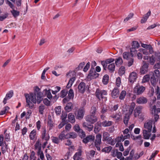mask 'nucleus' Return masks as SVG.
<instances>
[{
    "mask_svg": "<svg viewBox=\"0 0 160 160\" xmlns=\"http://www.w3.org/2000/svg\"><path fill=\"white\" fill-rule=\"evenodd\" d=\"M107 94V91L105 90H101L99 88L96 89L95 96L99 100L105 98L104 96H106Z\"/></svg>",
    "mask_w": 160,
    "mask_h": 160,
    "instance_id": "obj_1",
    "label": "nucleus"
},
{
    "mask_svg": "<svg viewBox=\"0 0 160 160\" xmlns=\"http://www.w3.org/2000/svg\"><path fill=\"white\" fill-rule=\"evenodd\" d=\"M72 75V77L69 80L68 84L67 85V88H70L73 83L76 79V77L75 75V72H69L67 74V76L69 78Z\"/></svg>",
    "mask_w": 160,
    "mask_h": 160,
    "instance_id": "obj_2",
    "label": "nucleus"
},
{
    "mask_svg": "<svg viewBox=\"0 0 160 160\" xmlns=\"http://www.w3.org/2000/svg\"><path fill=\"white\" fill-rule=\"evenodd\" d=\"M4 136L2 134L0 135V146H2V151L3 154H4L6 151L8 152V145L6 143L5 141L3 142Z\"/></svg>",
    "mask_w": 160,
    "mask_h": 160,
    "instance_id": "obj_3",
    "label": "nucleus"
},
{
    "mask_svg": "<svg viewBox=\"0 0 160 160\" xmlns=\"http://www.w3.org/2000/svg\"><path fill=\"white\" fill-rule=\"evenodd\" d=\"M102 135L99 134L96 136V139L94 142L95 146L98 151L100 150V144L101 143Z\"/></svg>",
    "mask_w": 160,
    "mask_h": 160,
    "instance_id": "obj_4",
    "label": "nucleus"
},
{
    "mask_svg": "<svg viewBox=\"0 0 160 160\" xmlns=\"http://www.w3.org/2000/svg\"><path fill=\"white\" fill-rule=\"evenodd\" d=\"M145 89V88L144 86H136L133 89V92L137 95H140L144 92Z\"/></svg>",
    "mask_w": 160,
    "mask_h": 160,
    "instance_id": "obj_5",
    "label": "nucleus"
},
{
    "mask_svg": "<svg viewBox=\"0 0 160 160\" xmlns=\"http://www.w3.org/2000/svg\"><path fill=\"white\" fill-rule=\"evenodd\" d=\"M99 74L96 72L94 68L91 67L89 71V73L88 75V78H95L98 77Z\"/></svg>",
    "mask_w": 160,
    "mask_h": 160,
    "instance_id": "obj_6",
    "label": "nucleus"
},
{
    "mask_svg": "<svg viewBox=\"0 0 160 160\" xmlns=\"http://www.w3.org/2000/svg\"><path fill=\"white\" fill-rule=\"evenodd\" d=\"M85 120L87 121L90 122L91 124H93L97 121L98 118L95 116L88 115L86 116Z\"/></svg>",
    "mask_w": 160,
    "mask_h": 160,
    "instance_id": "obj_7",
    "label": "nucleus"
},
{
    "mask_svg": "<svg viewBox=\"0 0 160 160\" xmlns=\"http://www.w3.org/2000/svg\"><path fill=\"white\" fill-rule=\"evenodd\" d=\"M77 151L78 152H76L73 156L74 160H79L80 159L82 152V147H79L77 149Z\"/></svg>",
    "mask_w": 160,
    "mask_h": 160,
    "instance_id": "obj_8",
    "label": "nucleus"
},
{
    "mask_svg": "<svg viewBox=\"0 0 160 160\" xmlns=\"http://www.w3.org/2000/svg\"><path fill=\"white\" fill-rule=\"evenodd\" d=\"M121 140H122V139L121 137H118L115 140L113 139L111 137H109L107 141L108 144L113 145L117 142H121Z\"/></svg>",
    "mask_w": 160,
    "mask_h": 160,
    "instance_id": "obj_9",
    "label": "nucleus"
},
{
    "mask_svg": "<svg viewBox=\"0 0 160 160\" xmlns=\"http://www.w3.org/2000/svg\"><path fill=\"white\" fill-rule=\"evenodd\" d=\"M47 131L46 129L45 128H44L42 129V130L41 132V136L42 138L44 139L46 141L48 140L49 139L50 137L49 134L46 133Z\"/></svg>",
    "mask_w": 160,
    "mask_h": 160,
    "instance_id": "obj_10",
    "label": "nucleus"
},
{
    "mask_svg": "<svg viewBox=\"0 0 160 160\" xmlns=\"http://www.w3.org/2000/svg\"><path fill=\"white\" fill-rule=\"evenodd\" d=\"M152 121L149 120L147 121L144 124V128L147 129L149 132H151L152 128Z\"/></svg>",
    "mask_w": 160,
    "mask_h": 160,
    "instance_id": "obj_11",
    "label": "nucleus"
},
{
    "mask_svg": "<svg viewBox=\"0 0 160 160\" xmlns=\"http://www.w3.org/2000/svg\"><path fill=\"white\" fill-rule=\"evenodd\" d=\"M137 78V74L135 72H132L129 75V81L131 83H133Z\"/></svg>",
    "mask_w": 160,
    "mask_h": 160,
    "instance_id": "obj_12",
    "label": "nucleus"
},
{
    "mask_svg": "<svg viewBox=\"0 0 160 160\" xmlns=\"http://www.w3.org/2000/svg\"><path fill=\"white\" fill-rule=\"evenodd\" d=\"M119 93V91L118 88L115 87L112 92L111 96L114 98H116L118 97Z\"/></svg>",
    "mask_w": 160,
    "mask_h": 160,
    "instance_id": "obj_13",
    "label": "nucleus"
},
{
    "mask_svg": "<svg viewBox=\"0 0 160 160\" xmlns=\"http://www.w3.org/2000/svg\"><path fill=\"white\" fill-rule=\"evenodd\" d=\"M25 96L26 98L27 104L26 107H27L30 109L34 107V104L33 103H32L31 101L28 99V97L29 96V95L28 94H25Z\"/></svg>",
    "mask_w": 160,
    "mask_h": 160,
    "instance_id": "obj_14",
    "label": "nucleus"
},
{
    "mask_svg": "<svg viewBox=\"0 0 160 160\" xmlns=\"http://www.w3.org/2000/svg\"><path fill=\"white\" fill-rule=\"evenodd\" d=\"M85 83L82 82H81L78 86L79 92L81 93H83L85 91Z\"/></svg>",
    "mask_w": 160,
    "mask_h": 160,
    "instance_id": "obj_15",
    "label": "nucleus"
},
{
    "mask_svg": "<svg viewBox=\"0 0 160 160\" xmlns=\"http://www.w3.org/2000/svg\"><path fill=\"white\" fill-rule=\"evenodd\" d=\"M85 111L84 108H79L78 111L77 117L79 119L83 118L84 115Z\"/></svg>",
    "mask_w": 160,
    "mask_h": 160,
    "instance_id": "obj_16",
    "label": "nucleus"
},
{
    "mask_svg": "<svg viewBox=\"0 0 160 160\" xmlns=\"http://www.w3.org/2000/svg\"><path fill=\"white\" fill-rule=\"evenodd\" d=\"M148 70V65L145 63L140 69V73L141 74H144L147 73Z\"/></svg>",
    "mask_w": 160,
    "mask_h": 160,
    "instance_id": "obj_17",
    "label": "nucleus"
},
{
    "mask_svg": "<svg viewBox=\"0 0 160 160\" xmlns=\"http://www.w3.org/2000/svg\"><path fill=\"white\" fill-rule=\"evenodd\" d=\"M83 127L86 130L90 132L92 131L93 129V125L92 124H89L87 122H84L82 124Z\"/></svg>",
    "mask_w": 160,
    "mask_h": 160,
    "instance_id": "obj_18",
    "label": "nucleus"
},
{
    "mask_svg": "<svg viewBox=\"0 0 160 160\" xmlns=\"http://www.w3.org/2000/svg\"><path fill=\"white\" fill-rule=\"evenodd\" d=\"M147 99L144 97H142L138 98L136 100L137 102L139 104H143L147 102Z\"/></svg>",
    "mask_w": 160,
    "mask_h": 160,
    "instance_id": "obj_19",
    "label": "nucleus"
},
{
    "mask_svg": "<svg viewBox=\"0 0 160 160\" xmlns=\"http://www.w3.org/2000/svg\"><path fill=\"white\" fill-rule=\"evenodd\" d=\"M151 14V12L150 10L148 12L145 14L143 17L141 19V23H145L148 19L149 17Z\"/></svg>",
    "mask_w": 160,
    "mask_h": 160,
    "instance_id": "obj_20",
    "label": "nucleus"
},
{
    "mask_svg": "<svg viewBox=\"0 0 160 160\" xmlns=\"http://www.w3.org/2000/svg\"><path fill=\"white\" fill-rule=\"evenodd\" d=\"M94 137L92 135H89L84 138L82 140V142L86 143L89 142H92L94 140Z\"/></svg>",
    "mask_w": 160,
    "mask_h": 160,
    "instance_id": "obj_21",
    "label": "nucleus"
},
{
    "mask_svg": "<svg viewBox=\"0 0 160 160\" xmlns=\"http://www.w3.org/2000/svg\"><path fill=\"white\" fill-rule=\"evenodd\" d=\"M142 109V106H138L135 108L134 114L135 117H136L138 116H139V115L141 113Z\"/></svg>",
    "mask_w": 160,
    "mask_h": 160,
    "instance_id": "obj_22",
    "label": "nucleus"
},
{
    "mask_svg": "<svg viewBox=\"0 0 160 160\" xmlns=\"http://www.w3.org/2000/svg\"><path fill=\"white\" fill-rule=\"evenodd\" d=\"M68 120L69 122L72 123H74L75 122L74 115L72 113H69L68 115Z\"/></svg>",
    "mask_w": 160,
    "mask_h": 160,
    "instance_id": "obj_23",
    "label": "nucleus"
},
{
    "mask_svg": "<svg viewBox=\"0 0 160 160\" xmlns=\"http://www.w3.org/2000/svg\"><path fill=\"white\" fill-rule=\"evenodd\" d=\"M150 132L146 129L143 130V136L144 138L146 139H149L151 136Z\"/></svg>",
    "mask_w": 160,
    "mask_h": 160,
    "instance_id": "obj_24",
    "label": "nucleus"
},
{
    "mask_svg": "<svg viewBox=\"0 0 160 160\" xmlns=\"http://www.w3.org/2000/svg\"><path fill=\"white\" fill-rule=\"evenodd\" d=\"M113 122L111 121L105 120L101 123V125L103 127H108L111 126Z\"/></svg>",
    "mask_w": 160,
    "mask_h": 160,
    "instance_id": "obj_25",
    "label": "nucleus"
},
{
    "mask_svg": "<svg viewBox=\"0 0 160 160\" xmlns=\"http://www.w3.org/2000/svg\"><path fill=\"white\" fill-rule=\"evenodd\" d=\"M95 125L94 131L95 133H97L100 130L101 124L100 122H98Z\"/></svg>",
    "mask_w": 160,
    "mask_h": 160,
    "instance_id": "obj_26",
    "label": "nucleus"
},
{
    "mask_svg": "<svg viewBox=\"0 0 160 160\" xmlns=\"http://www.w3.org/2000/svg\"><path fill=\"white\" fill-rule=\"evenodd\" d=\"M72 108V104L71 102L68 103L64 108L65 110L68 112L71 111Z\"/></svg>",
    "mask_w": 160,
    "mask_h": 160,
    "instance_id": "obj_27",
    "label": "nucleus"
},
{
    "mask_svg": "<svg viewBox=\"0 0 160 160\" xmlns=\"http://www.w3.org/2000/svg\"><path fill=\"white\" fill-rule=\"evenodd\" d=\"M35 150H41L42 149V144L40 142L39 139H38L36 141V143L34 145Z\"/></svg>",
    "mask_w": 160,
    "mask_h": 160,
    "instance_id": "obj_28",
    "label": "nucleus"
},
{
    "mask_svg": "<svg viewBox=\"0 0 160 160\" xmlns=\"http://www.w3.org/2000/svg\"><path fill=\"white\" fill-rule=\"evenodd\" d=\"M77 136V134L76 133L73 132H70L66 134V137L67 138H76Z\"/></svg>",
    "mask_w": 160,
    "mask_h": 160,
    "instance_id": "obj_29",
    "label": "nucleus"
},
{
    "mask_svg": "<svg viewBox=\"0 0 160 160\" xmlns=\"http://www.w3.org/2000/svg\"><path fill=\"white\" fill-rule=\"evenodd\" d=\"M43 92L45 94L47 95V97L49 99H51L52 98V96L51 92V90L49 89L47 90V89H44Z\"/></svg>",
    "mask_w": 160,
    "mask_h": 160,
    "instance_id": "obj_30",
    "label": "nucleus"
},
{
    "mask_svg": "<svg viewBox=\"0 0 160 160\" xmlns=\"http://www.w3.org/2000/svg\"><path fill=\"white\" fill-rule=\"evenodd\" d=\"M34 93L35 96L39 94H41L42 93L40 91V88L38 86H36L34 87Z\"/></svg>",
    "mask_w": 160,
    "mask_h": 160,
    "instance_id": "obj_31",
    "label": "nucleus"
},
{
    "mask_svg": "<svg viewBox=\"0 0 160 160\" xmlns=\"http://www.w3.org/2000/svg\"><path fill=\"white\" fill-rule=\"evenodd\" d=\"M36 96H34L33 94L30 95V96L28 97V99H29L33 103H36L37 102V99L36 98Z\"/></svg>",
    "mask_w": 160,
    "mask_h": 160,
    "instance_id": "obj_32",
    "label": "nucleus"
},
{
    "mask_svg": "<svg viewBox=\"0 0 160 160\" xmlns=\"http://www.w3.org/2000/svg\"><path fill=\"white\" fill-rule=\"evenodd\" d=\"M115 64L117 66H120L123 62L122 59L121 57H119L116 59Z\"/></svg>",
    "mask_w": 160,
    "mask_h": 160,
    "instance_id": "obj_33",
    "label": "nucleus"
},
{
    "mask_svg": "<svg viewBox=\"0 0 160 160\" xmlns=\"http://www.w3.org/2000/svg\"><path fill=\"white\" fill-rule=\"evenodd\" d=\"M109 80V76L107 74L105 75L102 79V82L104 85H106L108 82Z\"/></svg>",
    "mask_w": 160,
    "mask_h": 160,
    "instance_id": "obj_34",
    "label": "nucleus"
},
{
    "mask_svg": "<svg viewBox=\"0 0 160 160\" xmlns=\"http://www.w3.org/2000/svg\"><path fill=\"white\" fill-rule=\"evenodd\" d=\"M58 138L61 141H62L65 138H67L66 137V134H65V131L63 130L58 136Z\"/></svg>",
    "mask_w": 160,
    "mask_h": 160,
    "instance_id": "obj_35",
    "label": "nucleus"
},
{
    "mask_svg": "<svg viewBox=\"0 0 160 160\" xmlns=\"http://www.w3.org/2000/svg\"><path fill=\"white\" fill-rule=\"evenodd\" d=\"M36 130L34 129L31 132L29 135V138L31 140H33L34 139L36 135Z\"/></svg>",
    "mask_w": 160,
    "mask_h": 160,
    "instance_id": "obj_36",
    "label": "nucleus"
},
{
    "mask_svg": "<svg viewBox=\"0 0 160 160\" xmlns=\"http://www.w3.org/2000/svg\"><path fill=\"white\" fill-rule=\"evenodd\" d=\"M131 57L132 55L129 52H125L123 53V57L124 59H128Z\"/></svg>",
    "mask_w": 160,
    "mask_h": 160,
    "instance_id": "obj_37",
    "label": "nucleus"
},
{
    "mask_svg": "<svg viewBox=\"0 0 160 160\" xmlns=\"http://www.w3.org/2000/svg\"><path fill=\"white\" fill-rule=\"evenodd\" d=\"M150 80V76L149 75L147 74L145 75L142 80V83H143L148 82Z\"/></svg>",
    "mask_w": 160,
    "mask_h": 160,
    "instance_id": "obj_38",
    "label": "nucleus"
},
{
    "mask_svg": "<svg viewBox=\"0 0 160 160\" xmlns=\"http://www.w3.org/2000/svg\"><path fill=\"white\" fill-rule=\"evenodd\" d=\"M11 12L14 18L17 17L19 16L20 14V12L19 11L15 10L14 9L11 10Z\"/></svg>",
    "mask_w": 160,
    "mask_h": 160,
    "instance_id": "obj_39",
    "label": "nucleus"
},
{
    "mask_svg": "<svg viewBox=\"0 0 160 160\" xmlns=\"http://www.w3.org/2000/svg\"><path fill=\"white\" fill-rule=\"evenodd\" d=\"M110 135L109 133L107 132H104L103 133L102 136L103 141H107L109 138Z\"/></svg>",
    "mask_w": 160,
    "mask_h": 160,
    "instance_id": "obj_40",
    "label": "nucleus"
},
{
    "mask_svg": "<svg viewBox=\"0 0 160 160\" xmlns=\"http://www.w3.org/2000/svg\"><path fill=\"white\" fill-rule=\"evenodd\" d=\"M126 95V92L124 90L122 91L120 93L119 99L121 100H123L125 98Z\"/></svg>",
    "mask_w": 160,
    "mask_h": 160,
    "instance_id": "obj_41",
    "label": "nucleus"
},
{
    "mask_svg": "<svg viewBox=\"0 0 160 160\" xmlns=\"http://www.w3.org/2000/svg\"><path fill=\"white\" fill-rule=\"evenodd\" d=\"M115 65L114 63L110 64L108 67V69L110 72H113L115 70Z\"/></svg>",
    "mask_w": 160,
    "mask_h": 160,
    "instance_id": "obj_42",
    "label": "nucleus"
},
{
    "mask_svg": "<svg viewBox=\"0 0 160 160\" xmlns=\"http://www.w3.org/2000/svg\"><path fill=\"white\" fill-rule=\"evenodd\" d=\"M97 108L95 106H93L91 108L90 111V115L95 116L97 112Z\"/></svg>",
    "mask_w": 160,
    "mask_h": 160,
    "instance_id": "obj_43",
    "label": "nucleus"
},
{
    "mask_svg": "<svg viewBox=\"0 0 160 160\" xmlns=\"http://www.w3.org/2000/svg\"><path fill=\"white\" fill-rule=\"evenodd\" d=\"M137 48L132 47L130 49L131 54L132 55V58L134 56L136 55L137 53V51L136 50Z\"/></svg>",
    "mask_w": 160,
    "mask_h": 160,
    "instance_id": "obj_44",
    "label": "nucleus"
},
{
    "mask_svg": "<svg viewBox=\"0 0 160 160\" xmlns=\"http://www.w3.org/2000/svg\"><path fill=\"white\" fill-rule=\"evenodd\" d=\"M52 141L53 142L57 144H58L61 141L59 138L56 137H52Z\"/></svg>",
    "mask_w": 160,
    "mask_h": 160,
    "instance_id": "obj_45",
    "label": "nucleus"
},
{
    "mask_svg": "<svg viewBox=\"0 0 160 160\" xmlns=\"http://www.w3.org/2000/svg\"><path fill=\"white\" fill-rule=\"evenodd\" d=\"M129 118V116L128 115H126L124 116L123 119V122L125 125L127 126L128 125Z\"/></svg>",
    "mask_w": 160,
    "mask_h": 160,
    "instance_id": "obj_46",
    "label": "nucleus"
},
{
    "mask_svg": "<svg viewBox=\"0 0 160 160\" xmlns=\"http://www.w3.org/2000/svg\"><path fill=\"white\" fill-rule=\"evenodd\" d=\"M37 96V101L38 104H39L42 100V93L36 95Z\"/></svg>",
    "mask_w": 160,
    "mask_h": 160,
    "instance_id": "obj_47",
    "label": "nucleus"
},
{
    "mask_svg": "<svg viewBox=\"0 0 160 160\" xmlns=\"http://www.w3.org/2000/svg\"><path fill=\"white\" fill-rule=\"evenodd\" d=\"M55 112L57 115H59L61 113V106H58L55 108Z\"/></svg>",
    "mask_w": 160,
    "mask_h": 160,
    "instance_id": "obj_48",
    "label": "nucleus"
},
{
    "mask_svg": "<svg viewBox=\"0 0 160 160\" xmlns=\"http://www.w3.org/2000/svg\"><path fill=\"white\" fill-rule=\"evenodd\" d=\"M150 81L151 84L154 86L156 85V80L154 75H152Z\"/></svg>",
    "mask_w": 160,
    "mask_h": 160,
    "instance_id": "obj_49",
    "label": "nucleus"
},
{
    "mask_svg": "<svg viewBox=\"0 0 160 160\" xmlns=\"http://www.w3.org/2000/svg\"><path fill=\"white\" fill-rule=\"evenodd\" d=\"M135 104L134 102H132L130 106L129 113L131 114L132 113L135 108Z\"/></svg>",
    "mask_w": 160,
    "mask_h": 160,
    "instance_id": "obj_50",
    "label": "nucleus"
},
{
    "mask_svg": "<svg viewBox=\"0 0 160 160\" xmlns=\"http://www.w3.org/2000/svg\"><path fill=\"white\" fill-rule=\"evenodd\" d=\"M13 94V91L11 90L6 94L5 97L9 99L12 97Z\"/></svg>",
    "mask_w": 160,
    "mask_h": 160,
    "instance_id": "obj_51",
    "label": "nucleus"
},
{
    "mask_svg": "<svg viewBox=\"0 0 160 160\" xmlns=\"http://www.w3.org/2000/svg\"><path fill=\"white\" fill-rule=\"evenodd\" d=\"M74 97V93L73 90L72 89H70L68 93V97L70 99L73 98Z\"/></svg>",
    "mask_w": 160,
    "mask_h": 160,
    "instance_id": "obj_52",
    "label": "nucleus"
},
{
    "mask_svg": "<svg viewBox=\"0 0 160 160\" xmlns=\"http://www.w3.org/2000/svg\"><path fill=\"white\" fill-rule=\"evenodd\" d=\"M73 129L75 131L77 132H79L80 131H82V129L80 128L79 125L77 124L75 125L73 127Z\"/></svg>",
    "mask_w": 160,
    "mask_h": 160,
    "instance_id": "obj_53",
    "label": "nucleus"
},
{
    "mask_svg": "<svg viewBox=\"0 0 160 160\" xmlns=\"http://www.w3.org/2000/svg\"><path fill=\"white\" fill-rule=\"evenodd\" d=\"M111 117L112 118L115 119L118 121H119L121 119V116L118 114L112 115Z\"/></svg>",
    "mask_w": 160,
    "mask_h": 160,
    "instance_id": "obj_54",
    "label": "nucleus"
},
{
    "mask_svg": "<svg viewBox=\"0 0 160 160\" xmlns=\"http://www.w3.org/2000/svg\"><path fill=\"white\" fill-rule=\"evenodd\" d=\"M121 78L119 77H118L116 80V85L118 87H119L121 84Z\"/></svg>",
    "mask_w": 160,
    "mask_h": 160,
    "instance_id": "obj_55",
    "label": "nucleus"
},
{
    "mask_svg": "<svg viewBox=\"0 0 160 160\" xmlns=\"http://www.w3.org/2000/svg\"><path fill=\"white\" fill-rule=\"evenodd\" d=\"M112 147L111 146H110L104 148L102 150L103 151H104L108 153L112 150Z\"/></svg>",
    "mask_w": 160,
    "mask_h": 160,
    "instance_id": "obj_56",
    "label": "nucleus"
},
{
    "mask_svg": "<svg viewBox=\"0 0 160 160\" xmlns=\"http://www.w3.org/2000/svg\"><path fill=\"white\" fill-rule=\"evenodd\" d=\"M132 47L138 48L139 47V44L137 41H133L132 42Z\"/></svg>",
    "mask_w": 160,
    "mask_h": 160,
    "instance_id": "obj_57",
    "label": "nucleus"
},
{
    "mask_svg": "<svg viewBox=\"0 0 160 160\" xmlns=\"http://www.w3.org/2000/svg\"><path fill=\"white\" fill-rule=\"evenodd\" d=\"M68 91L65 90H63L61 92V97L63 98L65 97L68 93Z\"/></svg>",
    "mask_w": 160,
    "mask_h": 160,
    "instance_id": "obj_58",
    "label": "nucleus"
},
{
    "mask_svg": "<svg viewBox=\"0 0 160 160\" xmlns=\"http://www.w3.org/2000/svg\"><path fill=\"white\" fill-rule=\"evenodd\" d=\"M47 124L48 126L49 127V130L51 129L53 126V122L51 120H49L48 121Z\"/></svg>",
    "mask_w": 160,
    "mask_h": 160,
    "instance_id": "obj_59",
    "label": "nucleus"
},
{
    "mask_svg": "<svg viewBox=\"0 0 160 160\" xmlns=\"http://www.w3.org/2000/svg\"><path fill=\"white\" fill-rule=\"evenodd\" d=\"M134 14L133 13H130L128 16L124 19V22H126L129 19L132 18L133 17Z\"/></svg>",
    "mask_w": 160,
    "mask_h": 160,
    "instance_id": "obj_60",
    "label": "nucleus"
},
{
    "mask_svg": "<svg viewBox=\"0 0 160 160\" xmlns=\"http://www.w3.org/2000/svg\"><path fill=\"white\" fill-rule=\"evenodd\" d=\"M139 51L143 53V54L148 55L149 54V52L148 50V49H145L142 48H140L139 49Z\"/></svg>",
    "mask_w": 160,
    "mask_h": 160,
    "instance_id": "obj_61",
    "label": "nucleus"
},
{
    "mask_svg": "<svg viewBox=\"0 0 160 160\" xmlns=\"http://www.w3.org/2000/svg\"><path fill=\"white\" fill-rule=\"evenodd\" d=\"M125 72V68L123 67H121L119 70V74L120 75H122L124 74Z\"/></svg>",
    "mask_w": 160,
    "mask_h": 160,
    "instance_id": "obj_62",
    "label": "nucleus"
},
{
    "mask_svg": "<svg viewBox=\"0 0 160 160\" xmlns=\"http://www.w3.org/2000/svg\"><path fill=\"white\" fill-rule=\"evenodd\" d=\"M45 109V106L43 105H41L39 107V110L40 113L41 114H43V111Z\"/></svg>",
    "mask_w": 160,
    "mask_h": 160,
    "instance_id": "obj_63",
    "label": "nucleus"
},
{
    "mask_svg": "<svg viewBox=\"0 0 160 160\" xmlns=\"http://www.w3.org/2000/svg\"><path fill=\"white\" fill-rule=\"evenodd\" d=\"M6 3L8 4L9 7L12 9V10L15 9V7L8 0H6Z\"/></svg>",
    "mask_w": 160,
    "mask_h": 160,
    "instance_id": "obj_64",
    "label": "nucleus"
}]
</instances>
